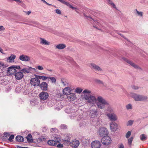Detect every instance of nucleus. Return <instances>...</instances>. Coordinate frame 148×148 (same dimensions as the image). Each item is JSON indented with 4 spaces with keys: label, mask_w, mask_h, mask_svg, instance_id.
Segmentation results:
<instances>
[{
    "label": "nucleus",
    "mask_w": 148,
    "mask_h": 148,
    "mask_svg": "<svg viewBox=\"0 0 148 148\" xmlns=\"http://www.w3.org/2000/svg\"><path fill=\"white\" fill-rule=\"evenodd\" d=\"M96 104L97 108L100 109H104L105 106L109 105L108 102L101 96H98L97 98Z\"/></svg>",
    "instance_id": "f257e3e1"
},
{
    "label": "nucleus",
    "mask_w": 148,
    "mask_h": 148,
    "mask_svg": "<svg viewBox=\"0 0 148 148\" xmlns=\"http://www.w3.org/2000/svg\"><path fill=\"white\" fill-rule=\"evenodd\" d=\"M131 96L136 101H145L148 98L147 96L133 93H131Z\"/></svg>",
    "instance_id": "f03ea898"
},
{
    "label": "nucleus",
    "mask_w": 148,
    "mask_h": 148,
    "mask_svg": "<svg viewBox=\"0 0 148 148\" xmlns=\"http://www.w3.org/2000/svg\"><path fill=\"white\" fill-rule=\"evenodd\" d=\"M84 97L85 99L87 100L88 102L91 104L92 106L97 101V99L95 96L90 94L84 95Z\"/></svg>",
    "instance_id": "7ed1b4c3"
},
{
    "label": "nucleus",
    "mask_w": 148,
    "mask_h": 148,
    "mask_svg": "<svg viewBox=\"0 0 148 148\" xmlns=\"http://www.w3.org/2000/svg\"><path fill=\"white\" fill-rule=\"evenodd\" d=\"M108 134V132L107 129L104 127H100L98 130V134L101 137H104L107 136Z\"/></svg>",
    "instance_id": "20e7f679"
},
{
    "label": "nucleus",
    "mask_w": 148,
    "mask_h": 148,
    "mask_svg": "<svg viewBox=\"0 0 148 148\" xmlns=\"http://www.w3.org/2000/svg\"><path fill=\"white\" fill-rule=\"evenodd\" d=\"M121 58L135 69L139 70L141 69L140 67L137 64L134 63L132 61L128 60L123 57H122Z\"/></svg>",
    "instance_id": "39448f33"
},
{
    "label": "nucleus",
    "mask_w": 148,
    "mask_h": 148,
    "mask_svg": "<svg viewBox=\"0 0 148 148\" xmlns=\"http://www.w3.org/2000/svg\"><path fill=\"white\" fill-rule=\"evenodd\" d=\"M101 142L104 145H108L111 143V140L109 136H106L102 138Z\"/></svg>",
    "instance_id": "423d86ee"
},
{
    "label": "nucleus",
    "mask_w": 148,
    "mask_h": 148,
    "mask_svg": "<svg viewBox=\"0 0 148 148\" xmlns=\"http://www.w3.org/2000/svg\"><path fill=\"white\" fill-rule=\"evenodd\" d=\"M106 116L108 119L111 121H116L118 119L117 115L114 113H107L106 114Z\"/></svg>",
    "instance_id": "0eeeda50"
},
{
    "label": "nucleus",
    "mask_w": 148,
    "mask_h": 148,
    "mask_svg": "<svg viewBox=\"0 0 148 148\" xmlns=\"http://www.w3.org/2000/svg\"><path fill=\"white\" fill-rule=\"evenodd\" d=\"M30 83L34 86H38L40 84V80L36 77L32 78L30 80Z\"/></svg>",
    "instance_id": "6e6552de"
},
{
    "label": "nucleus",
    "mask_w": 148,
    "mask_h": 148,
    "mask_svg": "<svg viewBox=\"0 0 148 148\" xmlns=\"http://www.w3.org/2000/svg\"><path fill=\"white\" fill-rule=\"evenodd\" d=\"M39 96L40 99L45 100L48 98L49 95L47 92L42 91L40 93Z\"/></svg>",
    "instance_id": "1a4fd4ad"
},
{
    "label": "nucleus",
    "mask_w": 148,
    "mask_h": 148,
    "mask_svg": "<svg viewBox=\"0 0 148 148\" xmlns=\"http://www.w3.org/2000/svg\"><path fill=\"white\" fill-rule=\"evenodd\" d=\"M32 70H34V71L36 70L35 68L27 66V67L24 68L21 70V71L23 73H30L31 71Z\"/></svg>",
    "instance_id": "9d476101"
},
{
    "label": "nucleus",
    "mask_w": 148,
    "mask_h": 148,
    "mask_svg": "<svg viewBox=\"0 0 148 148\" xmlns=\"http://www.w3.org/2000/svg\"><path fill=\"white\" fill-rule=\"evenodd\" d=\"M19 59L23 61L29 62L30 60V57L28 56L22 54L19 56Z\"/></svg>",
    "instance_id": "9b49d317"
},
{
    "label": "nucleus",
    "mask_w": 148,
    "mask_h": 148,
    "mask_svg": "<svg viewBox=\"0 0 148 148\" xmlns=\"http://www.w3.org/2000/svg\"><path fill=\"white\" fill-rule=\"evenodd\" d=\"M90 67L92 69H94L96 71L100 72L102 71V70L101 68L93 63L90 64Z\"/></svg>",
    "instance_id": "f8f14e48"
},
{
    "label": "nucleus",
    "mask_w": 148,
    "mask_h": 148,
    "mask_svg": "<svg viewBox=\"0 0 148 148\" xmlns=\"http://www.w3.org/2000/svg\"><path fill=\"white\" fill-rule=\"evenodd\" d=\"M91 145L92 148H99L101 147V143L100 141L95 140L93 141Z\"/></svg>",
    "instance_id": "ddd939ff"
},
{
    "label": "nucleus",
    "mask_w": 148,
    "mask_h": 148,
    "mask_svg": "<svg viewBox=\"0 0 148 148\" xmlns=\"http://www.w3.org/2000/svg\"><path fill=\"white\" fill-rule=\"evenodd\" d=\"M90 112V116L92 118H95L97 117L98 113L97 109H91Z\"/></svg>",
    "instance_id": "4468645a"
},
{
    "label": "nucleus",
    "mask_w": 148,
    "mask_h": 148,
    "mask_svg": "<svg viewBox=\"0 0 148 148\" xmlns=\"http://www.w3.org/2000/svg\"><path fill=\"white\" fill-rule=\"evenodd\" d=\"M110 129L112 131L114 132L117 129V124L114 122H112L110 124Z\"/></svg>",
    "instance_id": "2eb2a0df"
},
{
    "label": "nucleus",
    "mask_w": 148,
    "mask_h": 148,
    "mask_svg": "<svg viewBox=\"0 0 148 148\" xmlns=\"http://www.w3.org/2000/svg\"><path fill=\"white\" fill-rule=\"evenodd\" d=\"M15 69H20L21 67L19 66H12L8 68V71H11V72L16 73V70Z\"/></svg>",
    "instance_id": "dca6fc26"
},
{
    "label": "nucleus",
    "mask_w": 148,
    "mask_h": 148,
    "mask_svg": "<svg viewBox=\"0 0 148 148\" xmlns=\"http://www.w3.org/2000/svg\"><path fill=\"white\" fill-rule=\"evenodd\" d=\"M15 73L14 74L15 78L17 80H21L23 78L24 75L21 72L19 71Z\"/></svg>",
    "instance_id": "f3484780"
},
{
    "label": "nucleus",
    "mask_w": 148,
    "mask_h": 148,
    "mask_svg": "<svg viewBox=\"0 0 148 148\" xmlns=\"http://www.w3.org/2000/svg\"><path fill=\"white\" fill-rule=\"evenodd\" d=\"M59 143V141L57 140V139H55V140H49L47 142L48 144L49 145L51 146H56Z\"/></svg>",
    "instance_id": "a211bd4d"
},
{
    "label": "nucleus",
    "mask_w": 148,
    "mask_h": 148,
    "mask_svg": "<svg viewBox=\"0 0 148 148\" xmlns=\"http://www.w3.org/2000/svg\"><path fill=\"white\" fill-rule=\"evenodd\" d=\"M67 98L70 101H73L76 98V96L75 94L71 92L67 95Z\"/></svg>",
    "instance_id": "6ab92c4d"
},
{
    "label": "nucleus",
    "mask_w": 148,
    "mask_h": 148,
    "mask_svg": "<svg viewBox=\"0 0 148 148\" xmlns=\"http://www.w3.org/2000/svg\"><path fill=\"white\" fill-rule=\"evenodd\" d=\"M39 85L42 90L45 91L47 90L48 84L46 83L45 82H42Z\"/></svg>",
    "instance_id": "aec40b11"
},
{
    "label": "nucleus",
    "mask_w": 148,
    "mask_h": 148,
    "mask_svg": "<svg viewBox=\"0 0 148 148\" xmlns=\"http://www.w3.org/2000/svg\"><path fill=\"white\" fill-rule=\"evenodd\" d=\"M71 89L69 87L65 88L63 90V92L64 94L67 95L71 92Z\"/></svg>",
    "instance_id": "412c9836"
},
{
    "label": "nucleus",
    "mask_w": 148,
    "mask_h": 148,
    "mask_svg": "<svg viewBox=\"0 0 148 148\" xmlns=\"http://www.w3.org/2000/svg\"><path fill=\"white\" fill-rule=\"evenodd\" d=\"M40 43L44 45H49L50 44V42L47 41L45 39L40 38Z\"/></svg>",
    "instance_id": "4be33fe9"
},
{
    "label": "nucleus",
    "mask_w": 148,
    "mask_h": 148,
    "mask_svg": "<svg viewBox=\"0 0 148 148\" xmlns=\"http://www.w3.org/2000/svg\"><path fill=\"white\" fill-rule=\"evenodd\" d=\"M134 13L135 15L136 16L141 17H143V12H139L137 9H136L134 10Z\"/></svg>",
    "instance_id": "5701e85b"
},
{
    "label": "nucleus",
    "mask_w": 148,
    "mask_h": 148,
    "mask_svg": "<svg viewBox=\"0 0 148 148\" xmlns=\"http://www.w3.org/2000/svg\"><path fill=\"white\" fill-rule=\"evenodd\" d=\"M79 144V142L78 140H75L73 143L72 146L75 148L77 147Z\"/></svg>",
    "instance_id": "b1692460"
},
{
    "label": "nucleus",
    "mask_w": 148,
    "mask_h": 148,
    "mask_svg": "<svg viewBox=\"0 0 148 148\" xmlns=\"http://www.w3.org/2000/svg\"><path fill=\"white\" fill-rule=\"evenodd\" d=\"M66 47V45L63 44H60L57 45L56 47L59 49H62Z\"/></svg>",
    "instance_id": "393cba45"
},
{
    "label": "nucleus",
    "mask_w": 148,
    "mask_h": 148,
    "mask_svg": "<svg viewBox=\"0 0 148 148\" xmlns=\"http://www.w3.org/2000/svg\"><path fill=\"white\" fill-rule=\"evenodd\" d=\"M16 140L18 142H23L24 140L23 137L21 136H17L16 137Z\"/></svg>",
    "instance_id": "a878e982"
},
{
    "label": "nucleus",
    "mask_w": 148,
    "mask_h": 148,
    "mask_svg": "<svg viewBox=\"0 0 148 148\" xmlns=\"http://www.w3.org/2000/svg\"><path fill=\"white\" fill-rule=\"evenodd\" d=\"M108 106L107 109V113H113V109L110 106L109 104V105H107Z\"/></svg>",
    "instance_id": "bb28decb"
},
{
    "label": "nucleus",
    "mask_w": 148,
    "mask_h": 148,
    "mask_svg": "<svg viewBox=\"0 0 148 148\" xmlns=\"http://www.w3.org/2000/svg\"><path fill=\"white\" fill-rule=\"evenodd\" d=\"M16 58V56L12 54L8 58V59L10 60L9 62H11L14 60Z\"/></svg>",
    "instance_id": "cd10ccee"
},
{
    "label": "nucleus",
    "mask_w": 148,
    "mask_h": 148,
    "mask_svg": "<svg viewBox=\"0 0 148 148\" xmlns=\"http://www.w3.org/2000/svg\"><path fill=\"white\" fill-rule=\"evenodd\" d=\"M26 138L28 142H31L33 141L32 136L30 134L28 135L26 137Z\"/></svg>",
    "instance_id": "c85d7f7f"
},
{
    "label": "nucleus",
    "mask_w": 148,
    "mask_h": 148,
    "mask_svg": "<svg viewBox=\"0 0 148 148\" xmlns=\"http://www.w3.org/2000/svg\"><path fill=\"white\" fill-rule=\"evenodd\" d=\"M140 140H145L147 139V137L144 134H142L140 136Z\"/></svg>",
    "instance_id": "c756f323"
},
{
    "label": "nucleus",
    "mask_w": 148,
    "mask_h": 148,
    "mask_svg": "<svg viewBox=\"0 0 148 148\" xmlns=\"http://www.w3.org/2000/svg\"><path fill=\"white\" fill-rule=\"evenodd\" d=\"M108 3L112 6L114 8H116V6L110 0H107Z\"/></svg>",
    "instance_id": "7c9ffc66"
},
{
    "label": "nucleus",
    "mask_w": 148,
    "mask_h": 148,
    "mask_svg": "<svg viewBox=\"0 0 148 148\" xmlns=\"http://www.w3.org/2000/svg\"><path fill=\"white\" fill-rule=\"evenodd\" d=\"M83 93L85 95L90 94L91 93V91L87 89L84 90L83 92Z\"/></svg>",
    "instance_id": "2f4dec72"
},
{
    "label": "nucleus",
    "mask_w": 148,
    "mask_h": 148,
    "mask_svg": "<svg viewBox=\"0 0 148 148\" xmlns=\"http://www.w3.org/2000/svg\"><path fill=\"white\" fill-rule=\"evenodd\" d=\"M133 139V137H131L130 138H129L128 140V143L130 146H131L132 141Z\"/></svg>",
    "instance_id": "473e14b6"
},
{
    "label": "nucleus",
    "mask_w": 148,
    "mask_h": 148,
    "mask_svg": "<svg viewBox=\"0 0 148 148\" xmlns=\"http://www.w3.org/2000/svg\"><path fill=\"white\" fill-rule=\"evenodd\" d=\"M126 108L127 110H131L132 109V106L131 104H129L126 106Z\"/></svg>",
    "instance_id": "72a5a7b5"
},
{
    "label": "nucleus",
    "mask_w": 148,
    "mask_h": 148,
    "mask_svg": "<svg viewBox=\"0 0 148 148\" xmlns=\"http://www.w3.org/2000/svg\"><path fill=\"white\" fill-rule=\"evenodd\" d=\"M134 122V121L133 120H130L127 123V126L132 125Z\"/></svg>",
    "instance_id": "f704fd0d"
},
{
    "label": "nucleus",
    "mask_w": 148,
    "mask_h": 148,
    "mask_svg": "<svg viewBox=\"0 0 148 148\" xmlns=\"http://www.w3.org/2000/svg\"><path fill=\"white\" fill-rule=\"evenodd\" d=\"M49 78L51 80L52 83H56V79L55 77H49Z\"/></svg>",
    "instance_id": "c9c22d12"
},
{
    "label": "nucleus",
    "mask_w": 148,
    "mask_h": 148,
    "mask_svg": "<svg viewBox=\"0 0 148 148\" xmlns=\"http://www.w3.org/2000/svg\"><path fill=\"white\" fill-rule=\"evenodd\" d=\"M82 91V89L79 88H77L75 89V92L77 93H80Z\"/></svg>",
    "instance_id": "e433bc0d"
},
{
    "label": "nucleus",
    "mask_w": 148,
    "mask_h": 148,
    "mask_svg": "<svg viewBox=\"0 0 148 148\" xmlns=\"http://www.w3.org/2000/svg\"><path fill=\"white\" fill-rule=\"evenodd\" d=\"M61 82L62 84L64 86H67L68 85V84L67 82L66 81H63L62 79L61 80Z\"/></svg>",
    "instance_id": "4c0bfd02"
},
{
    "label": "nucleus",
    "mask_w": 148,
    "mask_h": 148,
    "mask_svg": "<svg viewBox=\"0 0 148 148\" xmlns=\"http://www.w3.org/2000/svg\"><path fill=\"white\" fill-rule=\"evenodd\" d=\"M139 87L135 85L132 86V88L134 90H137L139 89Z\"/></svg>",
    "instance_id": "58836bf2"
},
{
    "label": "nucleus",
    "mask_w": 148,
    "mask_h": 148,
    "mask_svg": "<svg viewBox=\"0 0 148 148\" xmlns=\"http://www.w3.org/2000/svg\"><path fill=\"white\" fill-rule=\"evenodd\" d=\"M60 127L62 129H66L67 128V126L65 125L62 124L60 125Z\"/></svg>",
    "instance_id": "ea45409f"
},
{
    "label": "nucleus",
    "mask_w": 148,
    "mask_h": 148,
    "mask_svg": "<svg viewBox=\"0 0 148 148\" xmlns=\"http://www.w3.org/2000/svg\"><path fill=\"white\" fill-rule=\"evenodd\" d=\"M131 134V132L130 131L128 132L126 134V137L127 138H129Z\"/></svg>",
    "instance_id": "a19ab883"
},
{
    "label": "nucleus",
    "mask_w": 148,
    "mask_h": 148,
    "mask_svg": "<svg viewBox=\"0 0 148 148\" xmlns=\"http://www.w3.org/2000/svg\"><path fill=\"white\" fill-rule=\"evenodd\" d=\"M14 138V136L12 135H11L9 138L8 139V140L10 141L11 142L12 141V140Z\"/></svg>",
    "instance_id": "79ce46f5"
},
{
    "label": "nucleus",
    "mask_w": 148,
    "mask_h": 148,
    "mask_svg": "<svg viewBox=\"0 0 148 148\" xmlns=\"http://www.w3.org/2000/svg\"><path fill=\"white\" fill-rule=\"evenodd\" d=\"M36 68L40 70H42L44 69L43 67L40 65L38 66L37 67H36Z\"/></svg>",
    "instance_id": "37998d69"
},
{
    "label": "nucleus",
    "mask_w": 148,
    "mask_h": 148,
    "mask_svg": "<svg viewBox=\"0 0 148 148\" xmlns=\"http://www.w3.org/2000/svg\"><path fill=\"white\" fill-rule=\"evenodd\" d=\"M34 76L36 78H37V79H42V76L38 75H34Z\"/></svg>",
    "instance_id": "c03bdc74"
},
{
    "label": "nucleus",
    "mask_w": 148,
    "mask_h": 148,
    "mask_svg": "<svg viewBox=\"0 0 148 148\" xmlns=\"http://www.w3.org/2000/svg\"><path fill=\"white\" fill-rule=\"evenodd\" d=\"M5 30V28L3 26L0 25V31H4Z\"/></svg>",
    "instance_id": "a18cd8bd"
},
{
    "label": "nucleus",
    "mask_w": 148,
    "mask_h": 148,
    "mask_svg": "<svg viewBox=\"0 0 148 148\" xmlns=\"http://www.w3.org/2000/svg\"><path fill=\"white\" fill-rule=\"evenodd\" d=\"M56 12L58 14H61V12L60 10L58 9H56Z\"/></svg>",
    "instance_id": "49530a36"
},
{
    "label": "nucleus",
    "mask_w": 148,
    "mask_h": 148,
    "mask_svg": "<svg viewBox=\"0 0 148 148\" xmlns=\"http://www.w3.org/2000/svg\"><path fill=\"white\" fill-rule=\"evenodd\" d=\"M47 78H49V77L43 76H42V79L43 80H45Z\"/></svg>",
    "instance_id": "de8ad7c7"
},
{
    "label": "nucleus",
    "mask_w": 148,
    "mask_h": 148,
    "mask_svg": "<svg viewBox=\"0 0 148 148\" xmlns=\"http://www.w3.org/2000/svg\"><path fill=\"white\" fill-rule=\"evenodd\" d=\"M119 35L121 36V37L125 38V39H126L127 40H128V39L126 38L125 37V36L122 34L120 33H118Z\"/></svg>",
    "instance_id": "09e8293b"
},
{
    "label": "nucleus",
    "mask_w": 148,
    "mask_h": 148,
    "mask_svg": "<svg viewBox=\"0 0 148 148\" xmlns=\"http://www.w3.org/2000/svg\"><path fill=\"white\" fill-rule=\"evenodd\" d=\"M63 145L62 144H59L57 145V147L58 148H62L63 147Z\"/></svg>",
    "instance_id": "8fccbe9b"
},
{
    "label": "nucleus",
    "mask_w": 148,
    "mask_h": 148,
    "mask_svg": "<svg viewBox=\"0 0 148 148\" xmlns=\"http://www.w3.org/2000/svg\"><path fill=\"white\" fill-rule=\"evenodd\" d=\"M75 116L76 117V116H75V114H73L70 115V118L71 119H74L73 117H74Z\"/></svg>",
    "instance_id": "3c124183"
},
{
    "label": "nucleus",
    "mask_w": 148,
    "mask_h": 148,
    "mask_svg": "<svg viewBox=\"0 0 148 148\" xmlns=\"http://www.w3.org/2000/svg\"><path fill=\"white\" fill-rule=\"evenodd\" d=\"M119 148H124L123 145V144H121L119 147Z\"/></svg>",
    "instance_id": "603ef678"
},
{
    "label": "nucleus",
    "mask_w": 148,
    "mask_h": 148,
    "mask_svg": "<svg viewBox=\"0 0 148 148\" xmlns=\"http://www.w3.org/2000/svg\"><path fill=\"white\" fill-rule=\"evenodd\" d=\"M96 81L98 83L100 84H102V82L101 81L97 79L96 80Z\"/></svg>",
    "instance_id": "864d4df0"
},
{
    "label": "nucleus",
    "mask_w": 148,
    "mask_h": 148,
    "mask_svg": "<svg viewBox=\"0 0 148 148\" xmlns=\"http://www.w3.org/2000/svg\"><path fill=\"white\" fill-rule=\"evenodd\" d=\"M103 29H105V32H108L107 31V29L105 27L102 26V27Z\"/></svg>",
    "instance_id": "5fc2aeb1"
},
{
    "label": "nucleus",
    "mask_w": 148,
    "mask_h": 148,
    "mask_svg": "<svg viewBox=\"0 0 148 148\" xmlns=\"http://www.w3.org/2000/svg\"><path fill=\"white\" fill-rule=\"evenodd\" d=\"M25 13H26L28 15H29L31 13V11H29L27 12H25Z\"/></svg>",
    "instance_id": "6e6d98bb"
},
{
    "label": "nucleus",
    "mask_w": 148,
    "mask_h": 148,
    "mask_svg": "<svg viewBox=\"0 0 148 148\" xmlns=\"http://www.w3.org/2000/svg\"><path fill=\"white\" fill-rule=\"evenodd\" d=\"M65 111L67 112V113H71V112H70V111H68V108H67L65 110Z\"/></svg>",
    "instance_id": "4d7b16f0"
},
{
    "label": "nucleus",
    "mask_w": 148,
    "mask_h": 148,
    "mask_svg": "<svg viewBox=\"0 0 148 148\" xmlns=\"http://www.w3.org/2000/svg\"><path fill=\"white\" fill-rule=\"evenodd\" d=\"M95 23L99 26L100 25H101L98 22H95Z\"/></svg>",
    "instance_id": "13d9d810"
},
{
    "label": "nucleus",
    "mask_w": 148,
    "mask_h": 148,
    "mask_svg": "<svg viewBox=\"0 0 148 148\" xmlns=\"http://www.w3.org/2000/svg\"><path fill=\"white\" fill-rule=\"evenodd\" d=\"M84 16H85L86 17L89 18L90 19H92L93 20V19L91 17H90V16H87L85 14H84Z\"/></svg>",
    "instance_id": "bf43d9fd"
},
{
    "label": "nucleus",
    "mask_w": 148,
    "mask_h": 148,
    "mask_svg": "<svg viewBox=\"0 0 148 148\" xmlns=\"http://www.w3.org/2000/svg\"><path fill=\"white\" fill-rule=\"evenodd\" d=\"M5 136H9L10 134L9 133H5Z\"/></svg>",
    "instance_id": "052dcab7"
},
{
    "label": "nucleus",
    "mask_w": 148,
    "mask_h": 148,
    "mask_svg": "<svg viewBox=\"0 0 148 148\" xmlns=\"http://www.w3.org/2000/svg\"><path fill=\"white\" fill-rule=\"evenodd\" d=\"M146 1V0H142L140 2L141 3H144Z\"/></svg>",
    "instance_id": "680f3d73"
},
{
    "label": "nucleus",
    "mask_w": 148,
    "mask_h": 148,
    "mask_svg": "<svg viewBox=\"0 0 148 148\" xmlns=\"http://www.w3.org/2000/svg\"><path fill=\"white\" fill-rule=\"evenodd\" d=\"M0 52H1V53H3V49L0 47Z\"/></svg>",
    "instance_id": "e2e57ef3"
},
{
    "label": "nucleus",
    "mask_w": 148,
    "mask_h": 148,
    "mask_svg": "<svg viewBox=\"0 0 148 148\" xmlns=\"http://www.w3.org/2000/svg\"><path fill=\"white\" fill-rule=\"evenodd\" d=\"M42 1L43 3H45V4L47 3V2L45 0H40Z\"/></svg>",
    "instance_id": "0e129e2a"
},
{
    "label": "nucleus",
    "mask_w": 148,
    "mask_h": 148,
    "mask_svg": "<svg viewBox=\"0 0 148 148\" xmlns=\"http://www.w3.org/2000/svg\"><path fill=\"white\" fill-rule=\"evenodd\" d=\"M42 1L43 3H45V4L47 3V2L45 0H40Z\"/></svg>",
    "instance_id": "69168bd1"
},
{
    "label": "nucleus",
    "mask_w": 148,
    "mask_h": 148,
    "mask_svg": "<svg viewBox=\"0 0 148 148\" xmlns=\"http://www.w3.org/2000/svg\"><path fill=\"white\" fill-rule=\"evenodd\" d=\"M17 148H23V147H21L19 146H18Z\"/></svg>",
    "instance_id": "338daca9"
},
{
    "label": "nucleus",
    "mask_w": 148,
    "mask_h": 148,
    "mask_svg": "<svg viewBox=\"0 0 148 148\" xmlns=\"http://www.w3.org/2000/svg\"><path fill=\"white\" fill-rule=\"evenodd\" d=\"M46 4L48 5H49V6L52 5L51 4H50L48 3L47 2V3H46Z\"/></svg>",
    "instance_id": "774afa93"
}]
</instances>
